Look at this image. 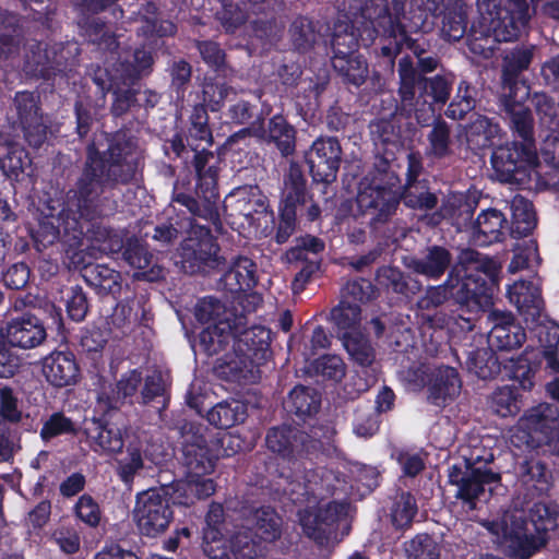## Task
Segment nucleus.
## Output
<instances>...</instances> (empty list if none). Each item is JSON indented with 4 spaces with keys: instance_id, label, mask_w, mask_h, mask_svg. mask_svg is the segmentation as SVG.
<instances>
[{
    "instance_id": "f257e3e1",
    "label": "nucleus",
    "mask_w": 559,
    "mask_h": 559,
    "mask_svg": "<svg viewBox=\"0 0 559 559\" xmlns=\"http://www.w3.org/2000/svg\"><path fill=\"white\" fill-rule=\"evenodd\" d=\"M103 135L104 148L95 140L87 144L81 174L66 194L60 215L64 242L80 248L86 239L90 246L82 251L90 259L121 251L120 235L92 221L103 213V194L135 183L144 164L143 150L134 136L124 131Z\"/></svg>"
},
{
    "instance_id": "f03ea898",
    "label": "nucleus",
    "mask_w": 559,
    "mask_h": 559,
    "mask_svg": "<svg viewBox=\"0 0 559 559\" xmlns=\"http://www.w3.org/2000/svg\"><path fill=\"white\" fill-rule=\"evenodd\" d=\"M394 152L385 148L377 155L372 168L360 180L356 197L357 207L369 217L373 229L389 223L401 202L400 176Z\"/></svg>"
},
{
    "instance_id": "7ed1b4c3",
    "label": "nucleus",
    "mask_w": 559,
    "mask_h": 559,
    "mask_svg": "<svg viewBox=\"0 0 559 559\" xmlns=\"http://www.w3.org/2000/svg\"><path fill=\"white\" fill-rule=\"evenodd\" d=\"M559 528V504L536 501L527 510L515 511L503 519V536L512 556L528 559L544 547Z\"/></svg>"
},
{
    "instance_id": "20e7f679",
    "label": "nucleus",
    "mask_w": 559,
    "mask_h": 559,
    "mask_svg": "<svg viewBox=\"0 0 559 559\" xmlns=\"http://www.w3.org/2000/svg\"><path fill=\"white\" fill-rule=\"evenodd\" d=\"M417 352H403L400 378L416 391L426 390L430 405L445 407L456 400L462 390V379L456 368L433 364L416 355Z\"/></svg>"
},
{
    "instance_id": "39448f33",
    "label": "nucleus",
    "mask_w": 559,
    "mask_h": 559,
    "mask_svg": "<svg viewBox=\"0 0 559 559\" xmlns=\"http://www.w3.org/2000/svg\"><path fill=\"white\" fill-rule=\"evenodd\" d=\"M193 314L200 323L209 324L198 337L199 346L205 349L228 346L247 325V318L242 312L212 296L200 299L194 306Z\"/></svg>"
},
{
    "instance_id": "423d86ee",
    "label": "nucleus",
    "mask_w": 559,
    "mask_h": 559,
    "mask_svg": "<svg viewBox=\"0 0 559 559\" xmlns=\"http://www.w3.org/2000/svg\"><path fill=\"white\" fill-rule=\"evenodd\" d=\"M192 151L193 166L199 181L195 189L197 198L179 192L174 194L173 201L187 207L194 216L215 222L218 218V193L216 190L218 158L205 146L199 148V145H195Z\"/></svg>"
},
{
    "instance_id": "0eeeda50",
    "label": "nucleus",
    "mask_w": 559,
    "mask_h": 559,
    "mask_svg": "<svg viewBox=\"0 0 559 559\" xmlns=\"http://www.w3.org/2000/svg\"><path fill=\"white\" fill-rule=\"evenodd\" d=\"M331 320L337 328V338L345 349H373L380 346V340L386 330V317L373 316L360 326V306L342 300L332 309Z\"/></svg>"
},
{
    "instance_id": "6e6552de",
    "label": "nucleus",
    "mask_w": 559,
    "mask_h": 559,
    "mask_svg": "<svg viewBox=\"0 0 559 559\" xmlns=\"http://www.w3.org/2000/svg\"><path fill=\"white\" fill-rule=\"evenodd\" d=\"M169 484L151 487L135 495L133 521L141 535L155 538L164 534L174 521V507H180Z\"/></svg>"
},
{
    "instance_id": "1a4fd4ad",
    "label": "nucleus",
    "mask_w": 559,
    "mask_h": 559,
    "mask_svg": "<svg viewBox=\"0 0 559 559\" xmlns=\"http://www.w3.org/2000/svg\"><path fill=\"white\" fill-rule=\"evenodd\" d=\"M490 163L501 182L531 186L540 178L536 146L516 140L495 147Z\"/></svg>"
},
{
    "instance_id": "9d476101",
    "label": "nucleus",
    "mask_w": 559,
    "mask_h": 559,
    "mask_svg": "<svg viewBox=\"0 0 559 559\" xmlns=\"http://www.w3.org/2000/svg\"><path fill=\"white\" fill-rule=\"evenodd\" d=\"M483 461L486 464L491 463L493 454L489 453L485 457L472 453L469 457H464L462 463H455L448 468V483L457 488L454 497L467 506L469 510L476 509L477 500L484 495L486 485L501 480L499 473H495L490 468L476 466Z\"/></svg>"
},
{
    "instance_id": "9b49d317",
    "label": "nucleus",
    "mask_w": 559,
    "mask_h": 559,
    "mask_svg": "<svg viewBox=\"0 0 559 559\" xmlns=\"http://www.w3.org/2000/svg\"><path fill=\"white\" fill-rule=\"evenodd\" d=\"M267 449L300 472L301 460L313 461L322 450V442L292 425L271 427L265 437Z\"/></svg>"
},
{
    "instance_id": "f8f14e48",
    "label": "nucleus",
    "mask_w": 559,
    "mask_h": 559,
    "mask_svg": "<svg viewBox=\"0 0 559 559\" xmlns=\"http://www.w3.org/2000/svg\"><path fill=\"white\" fill-rule=\"evenodd\" d=\"M200 424L185 423L181 426L180 461L186 467V474L206 476L214 472L218 455L210 447Z\"/></svg>"
},
{
    "instance_id": "ddd939ff",
    "label": "nucleus",
    "mask_w": 559,
    "mask_h": 559,
    "mask_svg": "<svg viewBox=\"0 0 559 559\" xmlns=\"http://www.w3.org/2000/svg\"><path fill=\"white\" fill-rule=\"evenodd\" d=\"M347 513V503L331 500L307 507L299 512V524L304 534L319 547L329 545L336 535L338 523Z\"/></svg>"
},
{
    "instance_id": "4468645a",
    "label": "nucleus",
    "mask_w": 559,
    "mask_h": 559,
    "mask_svg": "<svg viewBox=\"0 0 559 559\" xmlns=\"http://www.w3.org/2000/svg\"><path fill=\"white\" fill-rule=\"evenodd\" d=\"M400 108L406 117H414L420 126H429L435 118V104L419 91L418 79L409 57L399 61Z\"/></svg>"
},
{
    "instance_id": "2eb2a0df",
    "label": "nucleus",
    "mask_w": 559,
    "mask_h": 559,
    "mask_svg": "<svg viewBox=\"0 0 559 559\" xmlns=\"http://www.w3.org/2000/svg\"><path fill=\"white\" fill-rule=\"evenodd\" d=\"M347 16L357 26L364 46L370 45L378 34H386L399 25L389 12L386 0H353Z\"/></svg>"
},
{
    "instance_id": "dca6fc26",
    "label": "nucleus",
    "mask_w": 559,
    "mask_h": 559,
    "mask_svg": "<svg viewBox=\"0 0 559 559\" xmlns=\"http://www.w3.org/2000/svg\"><path fill=\"white\" fill-rule=\"evenodd\" d=\"M180 250V267L187 274L205 272L206 269L216 266L218 262V247L210 228L205 226H192Z\"/></svg>"
},
{
    "instance_id": "f3484780",
    "label": "nucleus",
    "mask_w": 559,
    "mask_h": 559,
    "mask_svg": "<svg viewBox=\"0 0 559 559\" xmlns=\"http://www.w3.org/2000/svg\"><path fill=\"white\" fill-rule=\"evenodd\" d=\"M522 425L537 438V445H547L559 456V408L551 403H539L525 412Z\"/></svg>"
},
{
    "instance_id": "a211bd4d",
    "label": "nucleus",
    "mask_w": 559,
    "mask_h": 559,
    "mask_svg": "<svg viewBox=\"0 0 559 559\" xmlns=\"http://www.w3.org/2000/svg\"><path fill=\"white\" fill-rule=\"evenodd\" d=\"M306 160L313 181L334 182L342 162L340 142L331 136L317 139L307 152Z\"/></svg>"
},
{
    "instance_id": "6ab92c4d",
    "label": "nucleus",
    "mask_w": 559,
    "mask_h": 559,
    "mask_svg": "<svg viewBox=\"0 0 559 559\" xmlns=\"http://www.w3.org/2000/svg\"><path fill=\"white\" fill-rule=\"evenodd\" d=\"M154 63L152 52L145 48H138L133 52V62L120 60L110 64L109 68H97L93 73V82L96 85L105 86L108 81L134 84L143 74L151 72Z\"/></svg>"
},
{
    "instance_id": "aec40b11",
    "label": "nucleus",
    "mask_w": 559,
    "mask_h": 559,
    "mask_svg": "<svg viewBox=\"0 0 559 559\" xmlns=\"http://www.w3.org/2000/svg\"><path fill=\"white\" fill-rule=\"evenodd\" d=\"M281 207L296 210L306 207V214L309 221L317 219L321 210L312 201V197L307 189V179L301 166L296 162H290L288 169L283 176V190Z\"/></svg>"
},
{
    "instance_id": "412c9836",
    "label": "nucleus",
    "mask_w": 559,
    "mask_h": 559,
    "mask_svg": "<svg viewBox=\"0 0 559 559\" xmlns=\"http://www.w3.org/2000/svg\"><path fill=\"white\" fill-rule=\"evenodd\" d=\"M249 134L262 142L274 143L283 157H288L296 150V130L286 119L276 115L272 117L267 126L264 121L252 122L248 128L236 133L235 136Z\"/></svg>"
},
{
    "instance_id": "4be33fe9",
    "label": "nucleus",
    "mask_w": 559,
    "mask_h": 559,
    "mask_svg": "<svg viewBox=\"0 0 559 559\" xmlns=\"http://www.w3.org/2000/svg\"><path fill=\"white\" fill-rule=\"evenodd\" d=\"M532 13L526 0H508L502 13L487 24V29L501 43L514 40L526 29Z\"/></svg>"
},
{
    "instance_id": "5701e85b",
    "label": "nucleus",
    "mask_w": 559,
    "mask_h": 559,
    "mask_svg": "<svg viewBox=\"0 0 559 559\" xmlns=\"http://www.w3.org/2000/svg\"><path fill=\"white\" fill-rule=\"evenodd\" d=\"M46 337L43 322L36 317H25L0 330V349H7V347L32 349L40 346Z\"/></svg>"
},
{
    "instance_id": "b1692460",
    "label": "nucleus",
    "mask_w": 559,
    "mask_h": 559,
    "mask_svg": "<svg viewBox=\"0 0 559 559\" xmlns=\"http://www.w3.org/2000/svg\"><path fill=\"white\" fill-rule=\"evenodd\" d=\"M250 352H226L214 367L216 374L239 384L255 383L261 378V362Z\"/></svg>"
},
{
    "instance_id": "393cba45",
    "label": "nucleus",
    "mask_w": 559,
    "mask_h": 559,
    "mask_svg": "<svg viewBox=\"0 0 559 559\" xmlns=\"http://www.w3.org/2000/svg\"><path fill=\"white\" fill-rule=\"evenodd\" d=\"M72 262L82 265L84 270L83 277L99 295H111L117 297L122 288L121 274L107 265L91 263V259L83 255V251L74 252L71 257Z\"/></svg>"
},
{
    "instance_id": "a878e982",
    "label": "nucleus",
    "mask_w": 559,
    "mask_h": 559,
    "mask_svg": "<svg viewBox=\"0 0 559 559\" xmlns=\"http://www.w3.org/2000/svg\"><path fill=\"white\" fill-rule=\"evenodd\" d=\"M533 59V49L527 47L515 48L508 52L503 58L502 63V84L504 95L508 98H516V91L521 90L524 98L528 95V88L521 81V73L528 69Z\"/></svg>"
},
{
    "instance_id": "bb28decb",
    "label": "nucleus",
    "mask_w": 559,
    "mask_h": 559,
    "mask_svg": "<svg viewBox=\"0 0 559 559\" xmlns=\"http://www.w3.org/2000/svg\"><path fill=\"white\" fill-rule=\"evenodd\" d=\"M121 252L123 260L136 270L135 278L155 282L163 277V267L155 262L153 253L140 239L135 237L128 238L123 241Z\"/></svg>"
},
{
    "instance_id": "cd10ccee",
    "label": "nucleus",
    "mask_w": 559,
    "mask_h": 559,
    "mask_svg": "<svg viewBox=\"0 0 559 559\" xmlns=\"http://www.w3.org/2000/svg\"><path fill=\"white\" fill-rule=\"evenodd\" d=\"M283 407L296 424H306L319 413L321 393L314 388L298 384L290 390Z\"/></svg>"
},
{
    "instance_id": "c85d7f7f",
    "label": "nucleus",
    "mask_w": 559,
    "mask_h": 559,
    "mask_svg": "<svg viewBox=\"0 0 559 559\" xmlns=\"http://www.w3.org/2000/svg\"><path fill=\"white\" fill-rule=\"evenodd\" d=\"M519 479L526 497L548 496L554 486L552 472L538 459H526L519 466Z\"/></svg>"
},
{
    "instance_id": "c756f323",
    "label": "nucleus",
    "mask_w": 559,
    "mask_h": 559,
    "mask_svg": "<svg viewBox=\"0 0 559 559\" xmlns=\"http://www.w3.org/2000/svg\"><path fill=\"white\" fill-rule=\"evenodd\" d=\"M508 297L526 322H533L540 316L544 300L538 281L515 282L510 286Z\"/></svg>"
},
{
    "instance_id": "7c9ffc66",
    "label": "nucleus",
    "mask_w": 559,
    "mask_h": 559,
    "mask_svg": "<svg viewBox=\"0 0 559 559\" xmlns=\"http://www.w3.org/2000/svg\"><path fill=\"white\" fill-rule=\"evenodd\" d=\"M226 209H230V215L241 216L252 224L258 216L267 214V202L257 187H242L226 199Z\"/></svg>"
},
{
    "instance_id": "2f4dec72",
    "label": "nucleus",
    "mask_w": 559,
    "mask_h": 559,
    "mask_svg": "<svg viewBox=\"0 0 559 559\" xmlns=\"http://www.w3.org/2000/svg\"><path fill=\"white\" fill-rule=\"evenodd\" d=\"M474 206L464 195L450 193L442 199L439 209L427 217V223L438 226L442 221H449L461 228L472 222Z\"/></svg>"
},
{
    "instance_id": "473e14b6",
    "label": "nucleus",
    "mask_w": 559,
    "mask_h": 559,
    "mask_svg": "<svg viewBox=\"0 0 559 559\" xmlns=\"http://www.w3.org/2000/svg\"><path fill=\"white\" fill-rule=\"evenodd\" d=\"M44 372L55 386L63 388L75 383L80 377V369L74 352H50L44 358Z\"/></svg>"
},
{
    "instance_id": "72a5a7b5",
    "label": "nucleus",
    "mask_w": 559,
    "mask_h": 559,
    "mask_svg": "<svg viewBox=\"0 0 559 559\" xmlns=\"http://www.w3.org/2000/svg\"><path fill=\"white\" fill-rule=\"evenodd\" d=\"M83 433L90 441L93 451L119 453L122 451L124 441L118 428H112L100 418L84 420Z\"/></svg>"
},
{
    "instance_id": "f704fd0d",
    "label": "nucleus",
    "mask_w": 559,
    "mask_h": 559,
    "mask_svg": "<svg viewBox=\"0 0 559 559\" xmlns=\"http://www.w3.org/2000/svg\"><path fill=\"white\" fill-rule=\"evenodd\" d=\"M451 252L442 246L427 247L420 257L413 258L407 266L427 278L439 280L452 264Z\"/></svg>"
},
{
    "instance_id": "c9c22d12",
    "label": "nucleus",
    "mask_w": 559,
    "mask_h": 559,
    "mask_svg": "<svg viewBox=\"0 0 559 559\" xmlns=\"http://www.w3.org/2000/svg\"><path fill=\"white\" fill-rule=\"evenodd\" d=\"M510 233L504 214L497 209L481 211L474 224V238L480 245L502 241Z\"/></svg>"
},
{
    "instance_id": "e433bc0d",
    "label": "nucleus",
    "mask_w": 559,
    "mask_h": 559,
    "mask_svg": "<svg viewBox=\"0 0 559 559\" xmlns=\"http://www.w3.org/2000/svg\"><path fill=\"white\" fill-rule=\"evenodd\" d=\"M185 480H174L170 483L173 487V495L177 499L180 507H190L197 500H203L216 490V484L212 478L205 476H192L186 474Z\"/></svg>"
},
{
    "instance_id": "4c0bfd02",
    "label": "nucleus",
    "mask_w": 559,
    "mask_h": 559,
    "mask_svg": "<svg viewBox=\"0 0 559 559\" xmlns=\"http://www.w3.org/2000/svg\"><path fill=\"white\" fill-rule=\"evenodd\" d=\"M257 265L247 257H238L221 278L222 287L229 293L253 288L257 284Z\"/></svg>"
},
{
    "instance_id": "58836bf2",
    "label": "nucleus",
    "mask_w": 559,
    "mask_h": 559,
    "mask_svg": "<svg viewBox=\"0 0 559 559\" xmlns=\"http://www.w3.org/2000/svg\"><path fill=\"white\" fill-rule=\"evenodd\" d=\"M22 43L21 17L0 7V62L16 55Z\"/></svg>"
},
{
    "instance_id": "ea45409f",
    "label": "nucleus",
    "mask_w": 559,
    "mask_h": 559,
    "mask_svg": "<svg viewBox=\"0 0 559 559\" xmlns=\"http://www.w3.org/2000/svg\"><path fill=\"white\" fill-rule=\"evenodd\" d=\"M376 282L380 287L405 297H412L421 290L419 281L390 265L377 270Z\"/></svg>"
},
{
    "instance_id": "a19ab883",
    "label": "nucleus",
    "mask_w": 559,
    "mask_h": 559,
    "mask_svg": "<svg viewBox=\"0 0 559 559\" xmlns=\"http://www.w3.org/2000/svg\"><path fill=\"white\" fill-rule=\"evenodd\" d=\"M506 112L514 136L521 143L536 146L534 136V119L531 110L514 97L506 102Z\"/></svg>"
},
{
    "instance_id": "79ce46f5",
    "label": "nucleus",
    "mask_w": 559,
    "mask_h": 559,
    "mask_svg": "<svg viewBox=\"0 0 559 559\" xmlns=\"http://www.w3.org/2000/svg\"><path fill=\"white\" fill-rule=\"evenodd\" d=\"M283 520L276 510L270 506H262L252 513V524L247 528L260 540L274 543L282 535Z\"/></svg>"
},
{
    "instance_id": "37998d69",
    "label": "nucleus",
    "mask_w": 559,
    "mask_h": 559,
    "mask_svg": "<svg viewBox=\"0 0 559 559\" xmlns=\"http://www.w3.org/2000/svg\"><path fill=\"white\" fill-rule=\"evenodd\" d=\"M357 26L347 15L338 17L334 23L331 38L332 58L344 57L357 52L360 37L356 34Z\"/></svg>"
},
{
    "instance_id": "c03bdc74",
    "label": "nucleus",
    "mask_w": 559,
    "mask_h": 559,
    "mask_svg": "<svg viewBox=\"0 0 559 559\" xmlns=\"http://www.w3.org/2000/svg\"><path fill=\"white\" fill-rule=\"evenodd\" d=\"M247 416V405L235 399L222 401L206 413L207 421L219 429H228L242 424Z\"/></svg>"
},
{
    "instance_id": "a18cd8bd",
    "label": "nucleus",
    "mask_w": 559,
    "mask_h": 559,
    "mask_svg": "<svg viewBox=\"0 0 559 559\" xmlns=\"http://www.w3.org/2000/svg\"><path fill=\"white\" fill-rule=\"evenodd\" d=\"M430 130L427 133L428 145L426 154L432 158H448L453 155V140L450 124L438 117L429 122Z\"/></svg>"
},
{
    "instance_id": "49530a36",
    "label": "nucleus",
    "mask_w": 559,
    "mask_h": 559,
    "mask_svg": "<svg viewBox=\"0 0 559 559\" xmlns=\"http://www.w3.org/2000/svg\"><path fill=\"white\" fill-rule=\"evenodd\" d=\"M143 386L138 396V403L152 405L159 412L167 408L170 401L169 385L166 383L162 372L154 371L143 378Z\"/></svg>"
},
{
    "instance_id": "de8ad7c7",
    "label": "nucleus",
    "mask_w": 559,
    "mask_h": 559,
    "mask_svg": "<svg viewBox=\"0 0 559 559\" xmlns=\"http://www.w3.org/2000/svg\"><path fill=\"white\" fill-rule=\"evenodd\" d=\"M333 69L344 83L356 87L362 85L369 76L366 59L357 52L338 58H331Z\"/></svg>"
},
{
    "instance_id": "09e8293b",
    "label": "nucleus",
    "mask_w": 559,
    "mask_h": 559,
    "mask_svg": "<svg viewBox=\"0 0 559 559\" xmlns=\"http://www.w3.org/2000/svg\"><path fill=\"white\" fill-rule=\"evenodd\" d=\"M531 353L521 352L519 356L511 357L502 365L504 376L518 382L523 391H530L534 386V377L539 367V362L536 364L528 358Z\"/></svg>"
},
{
    "instance_id": "8fccbe9b",
    "label": "nucleus",
    "mask_w": 559,
    "mask_h": 559,
    "mask_svg": "<svg viewBox=\"0 0 559 559\" xmlns=\"http://www.w3.org/2000/svg\"><path fill=\"white\" fill-rule=\"evenodd\" d=\"M418 506L415 496L411 491H401L390 508V521L395 531L402 533L413 526Z\"/></svg>"
},
{
    "instance_id": "3c124183",
    "label": "nucleus",
    "mask_w": 559,
    "mask_h": 559,
    "mask_svg": "<svg viewBox=\"0 0 559 559\" xmlns=\"http://www.w3.org/2000/svg\"><path fill=\"white\" fill-rule=\"evenodd\" d=\"M467 28V5L462 0H453L448 3L443 19L441 33L448 40H460Z\"/></svg>"
},
{
    "instance_id": "603ef678",
    "label": "nucleus",
    "mask_w": 559,
    "mask_h": 559,
    "mask_svg": "<svg viewBox=\"0 0 559 559\" xmlns=\"http://www.w3.org/2000/svg\"><path fill=\"white\" fill-rule=\"evenodd\" d=\"M401 201L409 209L425 212L435 209L438 204L436 193L430 190L425 179L406 181Z\"/></svg>"
},
{
    "instance_id": "864d4df0",
    "label": "nucleus",
    "mask_w": 559,
    "mask_h": 559,
    "mask_svg": "<svg viewBox=\"0 0 559 559\" xmlns=\"http://www.w3.org/2000/svg\"><path fill=\"white\" fill-rule=\"evenodd\" d=\"M512 222L510 235L525 237L536 227V214L533 204L523 197H515L511 202Z\"/></svg>"
},
{
    "instance_id": "5fc2aeb1",
    "label": "nucleus",
    "mask_w": 559,
    "mask_h": 559,
    "mask_svg": "<svg viewBox=\"0 0 559 559\" xmlns=\"http://www.w3.org/2000/svg\"><path fill=\"white\" fill-rule=\"evenodd\" d=\"M79 25L84 31L88 40L104 51L118 53L119 43L116 36L109 31L106 23L98 16L82 19Z\"/></svg>"
},
{
    "instance_id": "6e6d98bb",
    "label": "nucleus",
    "mask_w": 559,
    "mask_h": 559,
    "mask_svg": "<svg viewBox=\"0 0 559 559\" xmlns=\"http://www.w3.org/2000/svg\"><path fill=\"white\" fill-rule=\"evenodd\" d=\"M288 32L292 46L299 52L310 51L319 38L314 22L306 16H297L292 22Z\"/></svg>"
},
{
    "instance_id": "4d7b16f0",
    "label": "nucleus",
    "mask_w": 559,
    "mask_h": 559,
    "mask_svg": "<svg viewBox=\"0 0 559 559\" xmlns=\"http://www.w3.org/2000/svg\"><path fill=\"white\" fill-rule=\"evenodd\" d=\"M32 165L28 153L17 143H10L5 146V153L0 157V168L4 176L11 180H20L27 168Z\"/></svg>"
},
{
    "instance_id": "13d9d810",
    "label": "nucleus",
    "mask_w": 559,
    "mask_h": 559,
    "mask_svg": "<svg viewBox=\"0 0 559 559\" xmlns=\"http://www.w3.org/2000/svg\"><path fill=\"white\" fill-rule=\"evenodd\" d=\"M498 352H468L467 370L481 380L495 379L502 372Z\"/></svg>"
},
{
    "instance_id": "bf43d9fd",
    "label": "nucleus",
    "mask_w": 559,
    "mask_h": 559,
    "mask_svg": "<svg viewBox=\"0 0 559 559\" xmlns=\"http://www.w3.org/2000/svg\"><path fill=\"white\" fill-rule=\"evenodd\" d=\"M500 128L485 116H477L466 128V141L472 148L480 150L491 145Z\"/></svg>"
},
{
    "instance_id": "052dcab7",
    "label": "nucleus",
    "mask_w": 559,
    "mask_h": 559,
    "mask_svg": "<svg viewBox=\"0 0 559 559\" xmlns=\"http://www.w3.org/2000/svg\"><path fill=\"white\" fill-rule=\"evenodd\" d=\"M25 69L35 76L50 79L51 46L39 41L31 43L25 55Z\"/></svg>"
},
{
    "instance_id": "680f3d73",
    "label": "nucleus",
    "mask_w": 559,
    "mask_h": 559,
    "mask_svg": "<svg viewBox=\"0 0 559 559\" xmlns=\"http://www.w3.org/2000/svg\"><path fill=\"white\" fill-rule=\"evenodd\" d=\"M414 70L418 79V90L423 91V94L427 95L435 105H444L451 95L452 79L441 74L426 78L421 75L415 67Z\"/></svg>"
},
{
    "instance_id": "e2e57ef3",
    "label": "nucleus",
    "mask_w": 559,
    "mask_h": 559,
    "mask_svg": "<svg viewBox=\"0 0 559 559\" xmlns=\"http://www.w3.org/2000/svg\"><path fill=\"white\" fill-rule=\"evenodd\" d=\"M249 531H239L229 539V548L234 559H261L265 555L263 540H255Z\"/></svg>"
},
{
    "instance_id": "0e129e2a",
    "label": "nucleus",
    "mask_w": 559,
    "mask_h": 559,
    "mask_svg": "<svg viewBox=\"0 0 559 559\" xmlns=\"http://www.w3.org/2000/svg\"><path fill=\"white\" fill-rule=\"evenodd\" d=\"M132 84L116 83L111 80L108 81L107 85H97L102 91L103 95L106 92H112V104L110 106V112L115 117H121L126 115L132 107L136 105V90L131 87Z\"/></svg>"
},
{
    "instance_id": "69168bd1",
    "label": "nucleus",
    "mask_w": 559,
    "mask_h": 559,
    "mask_svg": "<svg viewBox=\"0 0 559 559\" xmlns=\"http://www.w3.org/2000/svg\"><path fill=\"white\" fill-rule=\"evenodd\" d=\"M525 341V331L518 324L492 326L488 335L490 349H518Z\"/></svg>"
},
{
    "instance_id": "338daca9",
    "label": "nucleus",
    "mask_w": 559,
    "mask_h": 559,
    "mask_svg": "<svg viewBox=\"0 0 559 559\" xmlns=\"http://www.w3.org/2000/svg\"><path fill=\"white\" fill-rule=\"evenodd\" d=\"M521 393L515 385L497 388L491 395V408L501 416H514L521 409Z\"/></svg>"
},
{
    "instance_id": "774afa93",
    "label": "nucleus",
    "mask_w": 559,
    "mask_h": 559,
    "mask_svg": "<svg viewBox=\"0 0 559 559\" xmlns=\"http://www.w3.org/2000/svg\"><path fill=\"white\" fill-rule=\"evenodd\" d=\"M79 429L72 418L68 417L62 411L53 412L43 423L39 437L43 442L48 443L60 436H76Z\"/></svg>"
}]
</instances>
